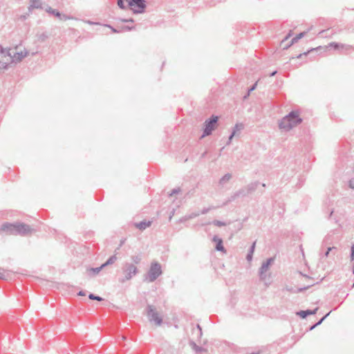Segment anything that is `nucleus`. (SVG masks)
Returning a JSON list of instances; mask_svg holds the SVG:
<instances>
[{"label":"nucleus","mask_w":354,"mask_h":354,"mask_svg":"<svg viewBox=\"0 0 354 354\" xmlns=\"http://www.w3.org/2000/svg\"><path fill=\"white\" fill-rule=\"evenodd\" d=\"M32 231L31 227L23 223H3L0 227V234L26 235Z\"/></svg>","instance_id":"nucleus-1"},{"label":"nucleus","mask_w":354,"mask_h":354,"mask_svg":"<svg viewBox=\"0 0 354 354\" xmlns=\"http://www.w3.org/2000/svg\"><path fill=\"white\" fill-rule=\"evenodd\" d=\"M302 122V118H300L299 112L292 111L288 115H285L279 122V128L285 131H289L293 127Z\"/></svg>","instance_id":"nucleus-2"},{"label":"nucleus","mask_w":354,"mask_h":354,"mask_svg":"<svg viewBox=\"0 0 354 354\" xmlns=\"http://www.w3.org/2000/svg\"><path fill=\"white\" fill-rule=\"evenodd\" d=\"M122 277L119 278L120 283L131 280L138 273V269L133 263L125 261L121 268Z\"/></svg>","instance_id":"nucleus-3"},{"label":"nucleus","mask_w":354,"mask_h":354,"mask_svg":"<svg viewBox=\"0 0 354 354\" xmlns=\"http://www.w3.org/2000/svg\"><path fill=\"white\" fill-rule=\"evenodd\" d=\"M161 266L159 263L155 261L151 263L149 269L145 277V281L147 282H153L158 277L162 274Z\"/></svg>","instance_id":"nucleus-4"},{"label":"nucleus","mask_w":354,"mask_h":354,"mask_svg":"<svg viewBox=\"0 0 354 354\" xmlns=\"http://www.w3.org/2000/svg\"><path fill=\"white\" fill-rule=\"evenodd\" d=\"M128 7L133 14H142L145 12L147 4L145 0H130Z\"/></svg>","instance_id":"nucleus-5"},{"label":"nucleus","mask_w":354,"mask_h":354,"mask_svg":"<svg viewBox=\"0 0 354 354\" xmlns=\"http://www.w3.org/2000/svg\"><path fill=\"white\" fill-rule=\"evenodd\" d=\"M218 120V117L216 115H212L209 119L205 120L204 122V129L201 138L212 134L213 130L215 129Z\"/></svg>","instance_id":"nucleus-6"},{"label":"nucleus","mask_w":354,"mask_h":354,"mask_svg":"<svg viewBox=\"0 0 354 354\" xmlns=\"http://www.w3.org/2000/svg\"><path fill=\"white\" fill-rule=\"evenodd\" d=\"M146 313L149 322H154L158 326L162 324V319L159 316L154 306L148 304L146 308Z\"/></svg>","instance_id":"nucleus-7"},{"label":"nucleus","mask_w":354,"mask_h":354,"mask_svg":"<svg viewBox=\"0 0 354 354\" xmlns=\"http://www.w3.org/2000/svg\"><path fill=\"white\" fill-rule=\"evenodd\" d=\"M328 47H332L335 50H339V48L341 49H344L345 50H348L349 48H353L354 49V46H348V45H340L338 43H336V42H331ZM328 48V46H325L324 47V49H326ZM324 48L322 46H319V47H317V48H311L310 49V51H311V55L315 53H317L319 51H321L322 50H323Z\"/></svg>","instance_id":"nucleus-8"},{"label":"nucleus","mask_w":354,"mask_h":354,"mask_svg":"<svg viewBox=\"0 0 354 354\" xmlns=\"http://www.w3.org/2000/svg\"><path fill=\"white\" fill-rule=\"evenodd\" d=\"M274 261V258H268L266 261H264L259 270V278L262 281H265L266 278V272L268 270L270 266Z\"/></svg>","instance_id":"nucleus-9"},{"label":"nucleus","mask_w":354,"mask_h":354,"mask_svg":"<svg viewBox=\"0 0 354 354\" xmlns=\"http://www.w3.org/2000/svg\"><path fill=\"white\" fill-rule=\"evenodd\" d=\"M249 195V193L247 190V189L245 187H243L240 189L239 190L234 192L231 196L228 198L227 202L225 204H227L228 203L232 202L235 201L239 197H245Z\"/></svg>","instance_id":"nucleus-10"},{"label":"nucleus","mask_w":354,"mask_h":354,"mask_svg":"<svg viewBox=\"0 0 354 354\" xmlns=\"http://www.w3.org/2000/svg\"><path fill=\"white\" fill-rule=\"evenodd\" d=\"M28 55V51L24 50V51L15 53L11 59V62L18 63L20 62L24 57Z\"/></svg>","instance_id":"nucleus-11"},{"label":"nucleus","mask_w":354,"mask_h":354,"mask_svg":"<svg viewBox=\"0 0 354 354\" xmlns=\"http://www.w3.org/2000/svg\"><path fill=\"white\" fill-rule=\"evenodd\" d=\"M34 8L45 10V6H44V4L41 0H30V6L28 7V10H31Z\"/></svg>","instance_id":"nucleus-12"},{"label":"nucleus","mask_w":354,"mask_h":354,"mask_svg":"<svg viewBox=\"0 0 354 354\" xmlns=\"http://www.w3.org/2000/svg\"><path fill=\"white\" fill-rule=\"evenodd\" d=\"M212 241L214 243H216L215 249L217 251L225 252V248L223 245V240H222L221 238H219L218 236L215 235V236H214V237L212 239Z\"/></svg>","instance_id":"nucleus-13"},{"label":"nucleus","mask_w":354,"mask_h":354,"mask_svg":"<svg viewBox=\"0 0 354 354\" xmlns=\"http://www.w3.org/2000/svg\"><path fill=\"white\" fill-rule=\"evenodd\" d=\"M0 54L1 56V58H6L7 59H9L11 62V59L12 57V55L10 53V49H6L4 48L1 45H0Z\"/></svg>","instance_id":"nucleus-14"},{"label":"nucleus","mask_w":354,"mask_h":354,"mask_svg":"<svg viewBox=\"0 0 354 354\" xmlns=\"http://www.w3.org/2000/svg\"><path fill=\"white\" fill-rule=\"evenodd\" d=\"M151 224H152L151 221H142L139 223H136L134 225L136 228L142 231V230H145L146 228L150 227L151 225Z\"/></svg>","instance_id":"nucleus-15"},{"label":"nucleus","mask_w":354,"mask_h":354,"mask_svg":"<svg viewBox=\"0 0 354 354\" xmlns=\"http://www.w3.org/2000/svg\"><path fill=\"white\" fill-rule=\"evenodd\" d=\"M103 268L104 267L101 265L100 267L97 268H88L86 272L90 277H95L97 275Z\"/></svg>","instance_id":"nucleus-16"},{"label":"nucleus","mask_w":354,"mask_h":354,"mask_svg":"<svg viewBox=\"0 0 354 354\" xmlns=\"http://www.w3.org/2000/svg\"><path fill=\"white\" fill-rule=\"evenodd\" d=\"M291 31L284 37V39L281 41V46L283 49H288L290 46H291L293 44H291V41L290 42L288 41V39L291 37Z\"/></svg>","instance_id":"nucleus-17"},{"label":"nucleus","mask_w":354,"mask_h":354,"mask_svg":"<svg viewBox=\"0 0 354 354\" xmlns=\"http://www.w3.org/2000/svg\"><path fill=\"white\" fill-rule=\"evenodd\" d=\"M45 10L50 14L53 15L56 17H58L59 19L62 17V14L60 12H59L57 10L52 8L50 6L48 5H45Z\"/></svg>","instance_id":"nucleus-18"},{"label":"nucleus","mask_w":354,"mask_h":354,"mask_svg":"<svg viewBox=\"0 0 354 354\" xmlns=\"http://www.w3.org/2000/svg\"><path fill=\"white\" fill-rule=\"evenodd\" d=\"M259 185V181H254V182H252V183H249L245 187V188L247 189L249 194L252 193V192H254L257 189V188Z\"/></svg>","instance_id":"nucleus-19"},{"label":"nucleus","mask_w":354,"mask_h":354,"mask_svg":"<svg viewBox=\"0 0 354 354\" xmlns=\"http://www.w3.org/2000/svg\"><path fill=\"white\" fill-rule=\"evenodd\" d=\"M333 30L331 29H326V30H320L319 32H317V35H319L320 36V37H330L332 34H333ZM313 34H317L316 32H314Z\"/></svg>","instance_id":"nucleus-20"},{"label":"nucleus","mask_w":354,"mask_h":354,"mask_svg":"<svg viewBox=\"0 0 354 354\" xmlns=\"http://www.w3.org/2000/svg\"><path fill=\"white\" fill-rule=\"evenodd\" d=\"M232 178V174L227 173L225 174L220 180H219V185L221 186L225 185L227 182L230 181V180Z\"/></svg>","instance_id":"nucleus-21"},{"label":"nucleus","mask_w":354,"mask_h":354,"mask_svg":"<svg viewBox=\"0 0 354 354\" xmlns=\"http://www.w3.org/2000/svg\"><path fill=\"white\" fill-rule=\"evenodd\" d=\"M11 63L12 62H10L9 59H7L6 58H1V59H0V70L7 69L9 64Z\"/></svg>","instance_id":"nucleus-22"},{"label":"nucleus","mask_w":354,"mask_h":354,"mask_svg":"<svg viewBox=\"0 0 354 354\" xmlns=\"http://www.w3.org/2000/svg\"><path fill=\"white\" fill-rule=\"evenodd\" d=\"M117 257L115 254L111 256L104 263H102V267L105 268L107 266L111 265L114 263L117 260Z\"/></svg>","instance_id":"nucleus-23"},{"label":"nucleus","mask_w":354,"mask_h":354,"mask_svg":"<svg viewBox=\"0 0 354 354\" xmlns=\"http://www.w3.org/2000/svg\"><path fill=\"white\" fill-rule=\"evenodd\" d=\"M296 315L299 316L301 318H306L308 316L310 315V308H308L305 310H300V311H297L296 313Z\"/></svg>","instance_id":"nucleus-24"},{"label":"nucleus","mask_w":354,"mask_h":354,"mask_svg":"<svg viewBox=\"0 0 354 354\" xmlns=\"http://www.w3.org/2000/svg\"><path fill=\"white\" fill-rule=\"evenodd\" d=\"M330 313L331 311L328 312L324 316H323L317 322H316L313 325H311V330L315 328L319 325H320L325 320V319L330 315Z\"/></svg>","instance_id":"nucleus-25"},{"label":"nucleus","mask_w":354,"mask_h":354,"mask_svg":"<svg viewBox=\"0 0 354 354\" xmlns=\"http://www.w3.org/2000/svg\"><path fill=\"white\" fill-rule=\"evenodd\" d=\"M190 345L192 346V348L196 352V353H202L205 351V349L201 346H198L195 342H192L190 343Z\"/></svg>","instance_id":"nucleus-26"},{"label":"nucleus","mask_w":354,"mask_h":354,"mask_svg":"<svg viewBox=\"0 0 354 354\" xmlns=\"http://www.w3.org/2000/svg\"><path fill=\"white\" fill-rule=\"evenodd\" d=\"M131 263H133L136 266V264H139L141 262L142 257L140 255H133L131 257Z\"/></svg>","instance_id":"nucleus-27"},{"label":"nucleus","mask_w":354,"mask_h":354,"mask_svg":"<svg viewBox=\"0 0 354 354\" xmlns=\"http://www.w3.org/2000/svg\"><path fill=\"white\" fill-rule=\"evenodd\" d=\"M305 33H306L305 32H300L298 35H297L295 37H294L291 39V44H295V43L297 42L301 38H302L304 36Z\"/></svg>","instance_id":"nucleus-28"},{"label":"nucleus","mask_w":354,"mask_h":354,"mask_svg":"<svg viewBox=\"0 0 354 354\" xmlns=\"http://www.w3.org/2000/svg\"><path fill=\"white\" fill-rule=\"evenodd\" d=\"M200 215V212H192L189 214L185 215V220H190L194 218H196Z\"/></svg>","instance_id":"nucleus-29"},{"label":"nucleus","mask_w":354,"mask_h":354,"mask_svg":"<svg viewBox=\"0 0 354 354\" xmlns=\"http://www.w3.org/2000/svg\"><path fill=\"white\" fill-rule=\"evenodd\" d=\"M61 20H77V18L72 16V15H62V17L59 18Z\"/></svg>","instance_id":"nucleus-30"},{"label":"nucleus","mask_w":354,"mask_h":354,"mask_svg":"<svg viewBox=\"0 0 354 354\" xmlns=\"http://www.w3.org/2000/svg\"><path fill=\"white\" fill-rule=\"evenodd\" d=\"M117 4L118 7L122 10H126L128 7V5L126 6L124 4V0H117Z\"/></svg>","instance_id":"nucleus-31"},{"label":"nucleus","mask_w":354,"mask_h":354,"mask_svg":"<svg viewBox=\"0 0 354 354\" xmlns=\"http://www.w3.org/2000/svg\"><path fill=\"white\" fill-rule=\"evenodd\" d=\"M88 298H89L90 299H92V300H97V301H102V300H103V299H102L101 297L97 296V295H94V294H93V293H90V294L88 295Z\"/></svg>","instance_id":"nucleus-32"},{"label":"nucleus","mask_w":354,"mask_h":354,"mask_svg":"<svg viewBox=\"0 0 354 354\" xmlns=\"http://www.w3.org/2000/svg\"><path fill=\"white\" fill-rule=\"evenodd\" d=\"M120 29L122 30V32H123L124 31H131V30H135L136 26H123L120 28Z\"/></svg>","instance_id":"nucleus-33"},{"label":"nucleus","mask_w":354,"mask_h":354,"mask_svg":"<svg viewBox=\"0 0 354 354\" xmlns=\"http://www.w3.org/2000/svg\"><path fill=\"white\" fill-rule=\"evenodd\" d=\"M105 26L109 28L111 31L114 33H120V32H122V30H121L120 28H113V26H111V25H109V24H106L104 25Z\"/></svg>","instance_id":"nucleus-34"},{"label":"nucleus","mask_w":354,"mask_h":354,"mask_svg":"<svg viewBox=\"0 0 354 354\" xmlns=\"http://www.w3.org/2000/svg\"><path fill=\"white\" fill-rule=\"evenodd\" d=\"M310 53V50H306V52H304V53H300V54H299V55H296L295 57H292L290 58V59H295V58L299 59V58L302 57L303 56H306H306L308 55V53Z\"/></svg>","instance_id":"nucleus-35"},{"label":"nucleus","mask_w":354,"mask_h":354,"mask_svg":"<svg viewBox=\"0 0 354 354\" xmlns=\"http://www.w3.org/2000/svg\"><path fill=\"white\" fill-rule=\"evenodd\" d=\"M243 129V125L242 124H236L234 126L232 131H235V135H236L237 131H240Z\"/></svg>","instance_id":"nucleus-36"},{"label":"nucleus","mask_w":354,"mask_h":354,"mask_svg":"<svg viewBox=\"0 0 354 354\" xmlns=\"http://www.w3.org/2000/svg\"><path fill=\"white\" fill-rule=\"evenodd\" d=\"M333 250H337V248L336 247H328L326 250V251L324 253V257H328L329 256L330 252H333Z\"/></svg>","instance_id":"nucleus-37"},{"label":"nucleus","mask_w":354,"mask_h":354,"mask_svg":"<svg viewBox=\"0 0 354 354\" xmlns=\"http://www.w3.org/2000/svg\"><path fill=\"white\" fill-rule=\"evenodd\" d=\"M213 224L216 226H218V227H222V226H225V223L223 222V221H218V220H214L213 221Z\"/></svg>","instance_id":"nucleus-38"},{"label":"nucleus","mask_w":354,"mask_h":354,"mask_svg":"<svg viewBox=\"0 0 354 354\" xmlns=\"http://www.w3.org/2000/svg\"><path fill=\"white\" fill-rule=\"evenodd\" d=\"M214 209V207H204L201 212H200V214H205L208 213L211 209Z\"/></svg>","instance_id":"nucleus-39"},{"label":"nucleus","mask_w":354,"mask_h":354,"mask_svg":"<svg viewBox=\"0 0 354 354\" xmlns=\"http://www.w3.org/2000/svg\"><path fill=\"white\" fill-rule=\"evenodd\" d=\"M351 261L353 262V267L354 268V244L352 245L351 250Z\"/></svg>","instance_id":"nucleus-40"},{"label":"nucleus","mask_w":354,"mask_h":354,"mask_svg":"<svg viewBox=\"0 0 354 354\" xmlns=\"http://www.w3.org/2000/svg\"><path fill=\"white\" fill-rule=\"evenodd\" d=\"M118 20L122 21V22H124V23H127V22L133 23L134 22V19L133 18H129V19L120 18V19H118Z\"/></svg>","instance_id":"nucleus-41"},{"label":"nucleus","mask_w":354,"mask_h":354,"mask_svg":"<svg viewBox=\"0 0 354 354\" xmlns=\"http://www.w3.org/2000/svg\"><path fill=\"white\" fill-rule=\"evenodd\" d=\"M0 279H6V276L5 273V270L2 268H0Z\"/></svg>","instance_id":"nucleus-42"},{"label":"nucleus","mask_w":354,"mask_h":354,"mask_svg":"<svg viewBox=\"0 0 354 354\" xmlns=\"http://www.w3.org/2000/svg\"><path fill=\"white\" fill-rule=\"evenodd\" d=\"M255 245H256V241H254L252 245L250 246V250L248 251L249 253L253 254L254 252V249H255Z\"/></svg>","instance_id":"nucleus-43"},{"label":"nucleus","mask_w":354,"mask_h":354,"mask_svg":"<svg viewBox=\"0 0 354 354\" xmlns=\"http://www.w3.org/2000/svg\"><path fill=\"white\" fill-rule=\"evenodd\" d=\"M180 192V189L179 187L174 188V189H172L171 192L169 194V196H172L174 194H178Z\"/></svg>","instance_id":"nucleus-44"},{"label":"nucleus","mask_w":354,"mask_h":354,"mask_svg":"<svg viewBox=\"0 0 354 354\" xmlns=\"http://www.w3.org/2000/svg\"><path fill=\"white\" fill-rule=\"evenodd\" d=\"M348 185L351 189H354V180L351 179L348 180Z\"/></svg>","instance_id":"nucleus-45"},{"label":"nucleus","mask_w":354,"mask_h":354,"mask_svg":"<svg viewBox=\"0 0 354 354\" xmlns=\"http://www.w3.org/2000/svg\"><path fill=\"white\" fill-rule=\"evenodd\" d=\"M82 21H83V22H84L86 24H90V25H97V24H99L97 22H93V21H90V20H82Z\"/></svg>","instance_id":"nucleus-46"},{"label":"nucleus","mask_w":354,"mask_h":354,"mask_svg":"<svg viewBox=\"0 0 354 354\" xmlns=\"http://www.w3.org/2000/svg\"><path fill=\"white\" fill-rule=\"evenodd\" d=\"M235 136V131H232L231 133V134L229 136V138H228V142H227V145L230 144L231 142V140L232 139V138Z\"/></svg>","instance_id":"nucleus-47"},{"label":"nucleus","mask_w":354,"mask_h":354,"mask_svg":"<svg viewBox=\"0 0 354 354\" xmlns=\"http://www.w3.org/2000/svg\"><path fill=\"white\" fill-rule=\"evenodd\" d=\"M235 136V131H232L231 133V134L229 136V138H228V142H227V145L230 144L231 142V140L232 139V138Z\"/></svg>","instance_id":"nucleus-48"},{"label":"nucleus","mask_w":354,"mask_h":354,"mask_svg":"<svg viewBox=\"0 0 354 354\" xmlns=\"http://www.w3.org/2000/svg\"><path fill=\"white\" fill-rule=\"evenodd\" d=\"M253 254L248 252L246 255V259L248 261H251L252 260Z\"/></svg>","instance_id":"nucleus-49"},{"label":"nucleus","mask_w":354,"mask_h":354,"mask_svg":"<svg viewBox=\"0 0 354 354\" xmlns=\"http://www.w3.org/2000/svg\"><path fill=\"white\" fill-rule=\"evenodd\" d=\"M46 38H47V35L45 33H42L41 35H39V39L41 41H44Z\"/></svg>","instance_id":"nucleus-50"},{"label":"nucleus","mask_w":354,"mask_h":354,"mask_svg":"<svg viewBox=\"0 0 354 354\" xmlns=\"http://www.w3.org/2000/svg\"><path fill=\"white\" fill-rule=\"evenodd\" d=\"M257 83L256 82L255 84H254L249 89H248V91L249 93H251L252 91H253L256 87H257Z\"/></svg>","instance_id":"nucleus-51"},{"label":"nucleus","mask_w":354,"mask_h":354,"mask_svg":"<svg viewBox=\"0 0 354 354\" xmlns=\"http://www.w3.org/2000/svg\"><path fill=\"white\" fill-rule=\"evenodd\" d=\"M317 310H318V307H317L314 309H311V315L316 314Z\"/></svg>","instance_id":"nucleus-52"},{"label":"nucleus","mask_w":354,"mask_h":354,"mask_svg":"<svg viewBox=\"0 0 354 354\" xmlns=\"http://www.w3.org/2000/svg\"><path fill=\"white\" fill-rule=\"evenodd\" d=\"M77 295H79V296H84V295H85V292H84L83 290H80V291L77 293Z\"/></svg>","instance_id":"nucleus-53"},{"label":"nucleus","mask_w":354,"mask_h":354,"mask_svg":"<svg viewBox=\"0 0 354 354\" xmlns=\"http://www.w3.org/2000/svg\"><path fill=\"white\" fill-rule=\"evenodd\" d=\"M197 328L199 330L200 335H202V328L199 324H197Z\"/></svg>","instance_id":"nucleus-54"},{"label":"nucleus","mask_w":354,"mask_h":354,"mask_svg":"<svg viewBox=\"0 0 354 354\" xmlns=\"http://www.w3.org/2000/svg\"><path fill=\"white\" fill-rule=\"evenodd\" d=\"M250 93L248 91V93L243 96V99L248 98V97L250 95Z\"/></svg>","instance_id":"nucleus-55"},{"label":"nucleus","mask_w":354,"mask_h":354,"mask_svg":"<svg viewBox=\"0 0 354 354\" xmlns=\"http://www.w3.org/2000/svg\"><path fill=\"white\" fill-rule=\"evenodd\" d=\"M277 73V71H274L272 72V73L270 74V77H272V76L275 75V74H276Z\"/></svg>","instance_id":"nucleus-56"},{"label":"nucleus","mask_w":354,"mask_h":354,"mask_svg":"<svg viewBox=\"0 0 354 354\" xmlns=\"http://www.w3.org/2000/svg\"><path fill=\"white\" fill-rule=\"evenodd\" d=\"M337 250H333V252H330L333 256H335L336 254Z\"/></svg>","instance_id":"nucleus-57"},{"label":"nucleus","mask_w":354,"mask_h":354,"mask_svg":"<svg viewBox=\"0 0 354 354\" xmlns=\"http://www.w3.org/2000/svg\"><path fill=\"white\" fill-rule=\"evenodd\" d=\"M187 220H185V216H183L182 218H180V222H184V221H186Z\"/></svg>","instance_id":"nucleus-58"},{"label":"nucleus","mask_w":354,"mask_h":354,"mask_svg":"<svg viewBox=\"0 0 354 354\" xmlns=\"http://www.w3.org/2000/svg\"><path fill=\"white\" fill-rule=\"evenodd\" d=\"M308 286L304 288V289H308ZM302 290H303V288H299V291H301Z\"/></svg>","instance_id":"nucleus-59"},{"label":"nucleus","mask_w":354,"mask_h":354,"mask_svg":"<svg viewBox=\"0 0 354 354\" xmlns=\"http://www.w3.org/2000/svg\"><path fill=\"white\" fill-rule=\"evenodd\" d=\"M174 211H173V212H171V215H170V216H169V219H171V217H172V216L174 215Z\"/></svg>","instance_id":"nucleus-60"},{"label":"nucleus","mask_w":354,"mask_h":354,"mask_svg":"<svg viewBox=\"0 0 354 354\" xmlns=\"http://www.w3.org/2000/svg\"><path fill=\"white\" fill-rule=\"evenodd\" d=\"M206 153H207L206 151H205V152H204V153L202 154V156H202L203 158V157H205V156L206 155Z\"/></svg>","instance_id":"nucleus-61"},{"label":"nucleus","mask_w":354,"mask_h":354,"mask_svg":"<svg viewBox=\"0 0 354 354\" xmlns=\"http://www.w3.org/2000/svg\"><path fill=\"white\" fill-rule=\"evenodd\" d=\"M261 185H262L263 187H266L265 183H262Z\"/></svg>","instance_id":"nucleus-62"}]
</instances>
